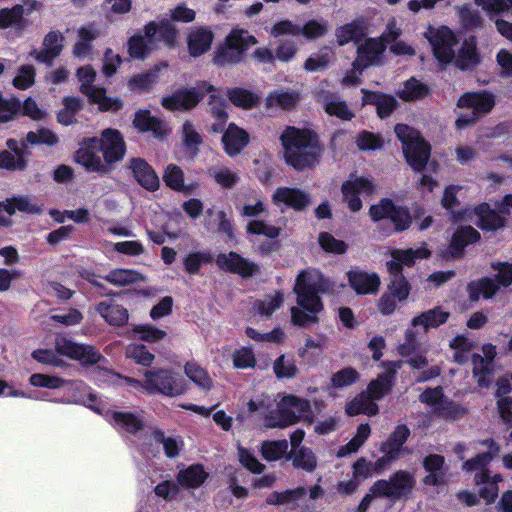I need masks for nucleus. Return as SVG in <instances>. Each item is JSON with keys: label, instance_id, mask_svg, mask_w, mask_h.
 Instances as JSON below:
<instances>
[{"label": "nucleus", "instance_id": "f257e3e1", "mask_svg": "<svg viewBox=\"0 0 512 512\" xmlns=\"http://www.w3.org/2000/svg\"><path fill=\"white\" fill-rule=\"evenodd\" d=\"M279 139L284 161L294 170L303 172L319 164L324 148L314 130L286 126Z\"/></svg>", "mask_w": 512, "mask_h": 512}, {"label": "nucleus", "instance_id": "f03ea898", "mask_svg": "<svg viewBox=\"0 0 512 512\" xmlns=\"http://www.w3.org/2000/svg\"><path fill=\"white\" fill-rule=\"evenodd\" d=\"M382 366L385 368V372L371 380L365 391L360 392L351 401L347 402L345 406L347 416L361 414L376 416L379 413L376 401L391 393L397 369L401 367V361L382 362Z\"/></svg>", "mask_w": 512, "mask_h": 512}, {"label": "nucleus", "instance_id": "7ed1b4c3", "mask_svg": "<svg viewBox=\"0 0 512 512\" xmlns=\"http://www.w3.org/2000/svg\"><path fill=\"white\" fill-rule=\"evenodd\" d=\"M179 31L168 19L149 21L143 27V34L136 33L127 41V52L134 60H145L163 42L168 49L178 44Z\"/></svg>", "mask_w": 512, "mask_h": 512}, {"label": "nucleus", "instance_id": "20e7f679", "mask_svg": "<svg viewBox=\"0 0 512 512\" xmlns=\"http://www.w3.org/2000/svg\"><path fill=\"white\" fill-rule=\"evenodd\" d=\"M394 133L402 144V152L406 163L415 172H422L431 157V145L421 132L408 124L398 123Z\"/></svg>", "mask_w": 512, "mask_h": 512}, {"label": "nucleus", "instance_id": "39448f33", "mask_svg": "<svg viewBox=\"0 0 512 512\" xmlns=\"http://www.w3.org/2000/svg\"><path fill=\"white\" fill-rule=\"evenodd\" d=\"M489 443L490 451L477 455L476 457L467 460L463 464V470L466 472H474V483L477 486L483 485L480 488V496L487 501L492 503L498 496V482L502 481V477L499 474L491 475L487 469V465L491 462L493 457L499 452V447L492 441L487 440L485 444Z\"/></svg>", "mask_w": 512, "mask_h": 512}, {"label": "nucleus", "instance_id": "423d86ee", "mask_svg": "<svg viewBox=\"0 0 512 512\" xmlns=\"http://www.w3.org/2000/svg\"><path fill=\"white\" fill-rule=\"evenodd\" d=\"M255 36L243 29H232L224 42L216 47L213 63L219 67L238 65L244 62L248 49L257 44Z\"/></svg>", "mask_w": 512, "mask_h": 512}, {"label": "nucleus", "instance_id": "0eeeda50", "mask_svg": "<svg viewBox=\"0 0 512 512\" xmlns=\"http://www.w3.org/2000/svg\"><path fill=\"white\" fill-rule=\"evenodd\" d=\"M495 104V96L489 91L463 93L457 100V107L471 109V111L469 113H461L455 121V127L458 130H463L474 126L481 118L493 110Z\"/></svg>", "mask_w": 512, "mask_h": 512}, {"label": "nucleus", "instance_id": "6e6552de", "mask_svg": "<svg viewBox=\"0 0 512 512\" xmlns=\"http://www.w3.org/2000/svg\"><path fill=\"white\" fill-rule=\"evenodd\" d=\"M369 217L374 223L389 220L392 229L389 233H403L413 224L411 210L406 205H398L390 198H381L369 208Z\"/></svg>", "mask_w": 512, "mask_h": 512}, {"label": "nucleus", "instance_id": "1a4fd4ad", "mask_svg": "<svg viewBox=\"0 0 512 512\" xmlns=\"http://www.w3.org/2000/svg\"><path fill=\"white\" fill-rule=\"evenodd\" d=\"M144 389L150 393H160L174 397L185 393L188 389L185 378L171 369L148 370L144 374Z\"/></svg>", "mask_w": 512, "mask_h": 512}, {"label": "nucleus", "instance_id": "9d476101", "mask_svg": "<svg viewBox=\"0 0 512 512\" xmlns=\"http://www.w3.org/2000/svg\"><path fill=\"white\" fill-rule=\"evenodd\" d=\"M215 87L204 81L201 88H178L171 95L162 98L161 105L168 111H190L194 109L206 96V93L215 91Z\"/></svg>", "mask_w": 512, "mask_h": 512}, {"label": "nucleus", "instance_id": "9b49d317", "mask_svg": "<svg viewBox=\"0 0 512 512\" xmlns=\"http://www.w3.org/2000/svg\"><path fill=\"white\" fill-rule=\"evenodd\" d=\"M414 486V475L406 470H398L388 480L376 481L371 486L370 492L378 497L400 499L409 494Z\"/></svg>", "mask_w": 512, "mask_h": 512}, {"label": "nucleus", "instance_id": "f8f14e48", "mask_svg": "<svg viewBox=\"0 0 512 512\" xmlns=\"http://www.w3.org/2000/svg\"><path fill=\"white\" fill-rule=\"evenodd\" d=\"M99 151L100 140L98 137H84L79 141V149L74 154V160L89 173L107 174L110 169L103 163L101 157L97 155Z\"/></svg>", "mask_w": 512, "mask_h": 512}, {"label": "nucleus", "instance_id": "ddd939ff", "mask_svg": "<svg viewBox=\"0 0 512 512\" xmlns=\"http://www.w3.org/2000/svg\"><path fill=\"white\" fill-rule=\"evenodd\" d=\"M55 351L62 356L79 361L82 365H95L104 359L103 355L95 347L87 344H78L66 337L56 338Z\"/></svg>", "mask_w": 512, "mask_h": 512}, {"label": "nucleus", "instance_id": "4468645a", "mask_svg": "<svg viewBox=\"0 0 512 512\" xmlns=\"http://www.w3.org/2000/svg\"><path fill=\"white\" fill-rule=\"evenodd\" d=\"M100 152L103 155V163L110 165L121 162L127 151V145L123 134L115 128L103 129L100 133Z\"/></svg>", "mask_w": 512, "mask_h": 512}, {"label": "nucleus", "instance_id": "2eb2a0df", "mask_svg": "<svg viewBox=\"0 0 512 512\" xmlns=\"http://www.w3.org/2000/svg\"><path fill=\"white\" fill-rule=\"evenodd\" d=\"M428 40L432 46L433 55L440 64L452 63L455 58L454 46L457 45L458 39L448 26H440L428 37Z\"/></svg>", "mask_w": 512, "mask_h": 512}, {"label": "nucleus", "instance_id": "dca6fc26", "mask_svg": "<svg viewBox=\"0 0 512 512\" xmlns=\"http://www.w3.org/2000/svg\"><path fill=\"white\" fill-rule=\"evenodd\" d=\"M215 263L221 270L242 278H251L260 273L259 264L244 258L235 251L219 253L215 258Z\"/></svg>", "mask_w": 512, "mask_h": 512}, {"label": "nucleus", "instance_id": "f3484780", "mask_svg": "<svg viewBox=\"0 0 512 512\" xmlns=\"http://www.w3.org/2000/svg\"><path fill=\"white\" fill-rule=\"evenodd\" d=\"M480 239L481 235L474 227L470 225L459 226L453 232L443 257L453 260L462 259L466 247L478 243Z\"/></svg>", "mask_w": 512, "mask_h": 512}, {"label": "nucleus", "instance_id": "a211bd4d", "mask_svg": "<svg viewBox=\"0 0 512 512\" xmlns=\"http://www.w3.org/2000/svg\"><path fill=\"white\" fill-rule=\"evenodd\" d=\"M293 292L296 294L297 305L307 312L321 313L324 310L323 301L315 292L314 285L306 282L305 270L297 275Z\"/></svg>", "mask_w": 512, "mask_h": 512}, {"label": "nucleus", "instance_id": "6ab92c4d", "mask_svg": "<svg viewBox=\"0 0 512 512\" xmlns=\"http://www.w3.org/2000/svg\"><path fill=\"white\" fill-rule=\"evenodd\" d=\"M275 205L283 204L295 212H304L312 203L311 195L297 187H278L272 195Z\"/></svg>", "mask_w": 512, "mask_h": 512}, {"label": "nucleus", "instance_id": "aec40b11", "mask_svg": "<svg viewBox=\"0 0 512 512\" xmlns=\"http://www.w3.org/2000/svg\"><path fill=\"white\" fill-rule=\"evenodd\" d=\"M221 144L223 151L229 157H236L248 146L250 142L249 133L238 126L236 123L231 122L223 128Z\"/></svg>", "mask_w": 512, "mask_h": 512}, {"label": "nucleus", "instance_id": "412c9836", "mask_svg": "<svg viewBox=\"0 0 512 512\" xmlns=\"http://www.w3.org/2000/svg\"><path fill=\"white\" fill-rule=\"evenodd\" d=\"M477 38L470 35L465 38L452 61L461 71H473L482 62V55L477 47Z\"/></svg>", "mask_w": 512, "mask_h": 512}, {"label": "nucleus", "instance_id": "4be33fe9", "mask_svg": "<svg viewBox=\"0 0 512 512\" xmlns=\"http://www.w3.org/2000/svg\"><path fill=\"white\" fill-rule=\"evenodd\" d=\"M343 200L347 203L350 211L358 212L362 209L361 193L371 194L373 184L364 177H357L355 180H347L341 186Z\"/></svg>", "mask_w": 512, "mask_h": 512}, {"label": "nucleus", "instance_id": "5701e85b", "mask_svg": "<svg viewBox=\"0 0 512 512\" xmlns=\"http://www.w3.org/2000/svg\"><path fill=\"white\" fill-rule=\"evenodd\" d=\"M361 93L362 106H375L377 116L380 119H386L390 117L398 107L397 99L391 94H387L381 91H372L366 88H362Z\"/></svg>", "mask_w": 512, "mask_h": 512}, {"label": "nucleus", "instance_id": "b1692460", "mask_svg": "<svg viewBox=\"0 0 512 512\" xmlns=\"http://www.w3.org/2000/svg\"><path fill=\"white\" fill-rule=\"evenodd\" d=\"M129 169L136 182L144 189L155 192L160 187L159 177L154 168L143 158L134 157L129 160Z\"/></svg>", "mask_w": 512, "mask_h": 512}, {"label": "nucleus", "instance_id": "393cba45", "mask_svg": "<svg viewBox=\"0 0 512 512\" xmlns=\"http://www.w3.org/2000/svg\"><path fill=\"white\" fill-rule=\"evenodd\" d=\"M214 37L213 31L208 26L191 28L186 37L189 55L197 58L207 53L211 49Z\"/></svg>", "mask_w": 512, "mask_h": 512}, {"label": "nucleus", "instance_id": "a878e982", "mask_svg": "<svg viewBox=\"0 0 512 512\" xmlns=\"http://www.w3.org/2000/svg\"><path fill=\"white\" fill-rule=\"evenodd\" d=\"M277 416H307L311 412L310 401L294 394H278Z\"/></svg>", "mask_w": 512, "mask_h": 512}, {"label": "nucleus", "instance_id": "bb28decb", "mask_svg": "<svg viewBox=\"0 0 512 512\" xmlns=\"http://www.w3.org/2000/svg\"><path fill=\"white\" fill-rule=\"evenodd\" d=\"M367 34V21L363 17L356 18L349 23L337 27L335 30V36L339 46H344L350 42L358 44L363 41Z\"/></svg>", "mask_w": 512, "mask_h": 512}, {"label": "nucleus", "instance_id": "cd10ccee", "mask_svg": "<svg viewBox=\"0 0 512 512\" xmlns=\"http://www.w3.org/2000/svg\"><path fill=\"white\" fill-rule=\"evenodd\" d=\"M132 124L140 133L151 132L155 138H162L167 135L164 121L159 117L153 116L148 109L137 110Z\"/></svg>", "mask_w": 512, "mask_h": 512}, {"label": "nucleus", "instance_id": "c85d7f7f", "mask_svg": "<svg viewBox=\"0 0 512 512\" xmlns=\"http://www.w3.org/2000/svg\"><path fill=\"white\" fill-rule=\"evenodd\" d=\"M347 279L350 287L358 295L377 293L381 283L377 273H367L359 270L348 271Z\"/></svg>", "mask_w": 512, "mask_h": 512}, {"label": "nucleus", "instance_id": "c756f323", "mask_svg": "<svg viewBox=\"0 0 512 512\" xmlns=\"http://www.w3.org/2000/svg\"><path fill=\"white\" fill-rule=\"evenodd\" d=\"M423 467L428 473L423 482L426 485L439 486L446 482L445 458L439 454H430L423 460Z\"/></svg>", "mask_w": 512, "mask_h": 512}, {"label": "nucleus", "instance_id": "7c9ffc66", "mask_svg": "<svg viewBox=\"0 0 512 512\" xmlns=\"http://www.w3.org/2000/svg\"><path fill=\"white\" fill-rule=\"evenodd\" d=\"M392 260L386 263L387 269H392L393 264H397L398 270L403 272V266L412 267L419 259H428L431 251L426 247L417 249H394L391 252Z\"/></svg>", "mask_w": 512, "mask_h": 512}, {"label": "nucleus", "instance_id": "2f4dec72", "mask_svg": "<svg viewBox=\"0 0 512 512\" xmlns=\"http://www.w3.org/2000/svg\"><path fill=\"white\" fill-rule=\"evenodd\" d=\"M473 211L478 218L476 226L482 231H497L505 225V218L486 202L475 206Z\"/></svg>", "mask_w": 512, "mask_h": 512}, {"label": "nucleus", "instance_id": "473e14b6", "mask_svg": "<svg viewBox=\"0 0 512 512\" xmlns=\"http://www.w3.org/2000/svg\"><path fill=\"white\" fill-rule=\"evenodd\" d=\"M468 299L471 302H478L480 298L485 300L492 299L500 290L498 283L494 278L487 276L472 280L466 287Z\"/></svg>", "mask_w": 512, "mask_h": 512}, {"label": "nucleus", "instance_id": "72a5a7b5", "mask_svg": "<svg viewBox=\"0 0 512 512\" xmlns=\"http://www.w3.org/2000/svg\"><path fill=\"white\" fill-rule=\"evenodd\" d=\"M95 310L106 323L112 326L122 327L127 324L129 319L128 310L112 301L98 303Z\"/></svg>", "mask_w": 512, "mask_h": 512}, {"label": "nucleus", "instance_id": "f704fd0d", "mask_svg": "<svg viewBox=\"0 0 512 512\" xmlns=\"http://www.w3.org/2000/svg\"><path fill=\"white\" fill-rule=\"evenodd\" d=\"M226 97L236 108L252 110L261 104V96L243 87H232L226 90Z\"/></svg>", "mask_w": 512, "mask_h": 512}, {"label": "nucleus", "instance_id": "c9c22d12", "mask_svg": "<svg viewBox=\"0 0 512 512\" xmlns=\"http://www.w3.org/2000/svg\"><path fill=\"white\" fill-rule=\"evenodd\" d=\"M389 273V283L387 292L395 295L399 303L406 301L411 292V285L404 276V273L398 270L397 264H393L392 269H387Z\"/></svg>", "mask_w": 512, "mask_h": 512}, {"label": "nucleus", "instance_id": "e433bc0d", "mask_svg": "<svg viewBox=\"0 0 512 512\" xmlns=\"http://www.w3.org/2000/svg\"><path fill=\"white\" fill-rule=\"evenodd\" d=\"M431 93L429 86L416 77H410L397 91V96L404 102H415L425 99Z\"/></svg>", "mask_w": 512, "mask_h": 512}, {"label": "nucleus", "instance_id": "4c0bfd02", "mask_svg": "<svg viewBox=\"0 0 512 512\" xmlns=\"http://www.w3.org/2000/svg\"><path fill=\"white\" fill-rule=\"evenodd\" d=\"M208 104L210 105L208 113L215 120L209 131L218 134L223 131L229 118V114L226 111V101L216 94H210Z\"/></svg>", "mask_w": 512, "mask_h": 512}, {"label": "nucleus", "instance_id": "58836bf2", "mask_svg": "<svg viewBox=\"0 0 512 512\" xmlns=\"http://www.w3.org/2000/svg\"><path fill=\"white\" fill-rule=\"evenodd\" d=\"M420 402L434 407L437 410H445L451 414L455 410V404L452 400L444 395L443 388L437 386L434 388H426L419 396ZM451 416V415H448Z\"/></svg>", "mask_w": 512, "mask_h": 512}, {"label": "nucleus", "instance_id": "ea45409f", "mask_svg": "<svg viewBox=\"0 0 512 512\" xmlns=\"http://www.w3.org/2000/svg\"><path fill=\"white\" fill-rule=\"evenodd\" d=\"M449 317L450 313L438 306L417 315L412 319L411 324L414 327L421 325L425 331H428L430 328H438L446 323Z\"/></svg>", "mask_w": 512, "mask_h": 512}, {"label": "nucleus", "instance_id": "a19ab883", "mask_svg": "<svg viewBox=\"0 0 512 512\" xmlns=\"http://www.w3.org/2000/svg\"><path fill=\"white\" fill-rule=\"evenodd\" d=\"M24 6L16 4L11 8L0 9V30L13 27L16 30H24L26 20L24 19Z\"/></svg>", "mask_w": 512, "mask_h": 512}, {"label": "nucleus", "instance_id": "79ce46f5", "mask_svg": "<svg viewBox=\"0 0 512 512\" xmlns=\"http://www.w3.org/2000/svg\"><path fill=\"white\" fill-rule=\"evenodd\" d=\"M90 104H97L100 112H118L124 104L118 97H109L106 95V89L99 87L88 96Z\"/></svg>", "mask_w": 512, "mask_h": 512}, {"label": "nucleus", "instance_id": "37998d69", "mask_svg": "<svg viewBox=\"0 0 512 512\" xmlns=\"http://www.w3.org/2000/svg\"><path fill=\"white\" fill-rule=\"evenodd\" d=\"M158 72L159 68L156 67L154 70L133 75L127 82L129 90L136 93L150 92L157 82Z\"/></svg>", "mask_w": 512, "mask_h": 512}, {"label": "nucleus", "instance_id": "c03bdc74", "mask_svg": "<svg viewBox=\"0 0 512 512\" xmlns=\"http://www.w3.org/2000/svg\"><path fill=\"white\" fill-rule=\"evenodd\" d=\"M410 435L409 429L400 425L390 434L389 438L381 444L380 450L382 453L393 454L397 459L401 455L402 446Z\"/></svg>", "mask_w": 512, "mask_h": 512}, {"label": "nucleus", "instance_id": "a18cd8bd", "mask_svg": "<svg viewBox=\"0 0 512 512\" xmlns=\"http://www.w3.org/2000/svg\"><path fill=\"white\" fill-rule=\"evenodd\" d=\"M213 260V255L209 251L191 252L183 258V268L187 274L197 275L204 264H210Z\"/></svg>", "mask_w": 512, "mask_h": 512}, {"label": "nucleus", "instance_id": "49530a36", "mask_svg": "<svg viewBox=\"0 0 512 512\" xmlns=\"http://www.w3.org/2000/svg\"><path fill=\"white\" fill-rule=\"evenodd\" d=\"M385 49V45L378 39L370 38L366 40L364 44H361L357 48V54H359V57L365 61L362 67H369L372 65L374 61L383 54Z\"/></svg>", "mask_w": 512, "mask_h": 512}, {"label": "nucleus", "instance_id": "de8ad7c7", "mask_svg": "<svg viewBox=\"0 0 512 512\" xmlns=\"http://www.w3.org/2000/svg\"><path fill=\"white\" fill-rule=\"evenodd\" d=\"M459 190L458 186L455 185H449L444 189L443 197L441 199V205L442 207L449 211L451 214V220L453 222H459L463 220L466 211L465 210H459L455 211L454 207L458 206L460 204L459 199L457 197V192Z\"/></svg>", "mask_w": 512, "mask_h": 512}, {"label": "nucleus", "instance_id": "09e8293b", "mask_svg": "<svg viewBox=\"0 0 512 512\" xmlns=\"http://www.w3.org/2000/svg\"><path fill=\"white\" fill-rule=\"evenodd\" d=\"M207 475L202 465H191L179 472L178 481L187 488H196L205 481Z\"/></svg>", "mask_w": 512, "mask_h": 512}, {"label": "nucleus", "instance_id": "8fccbe9b", "mask_svg": "<svg viewBox=\"0 0 512 512\" xmlns=\"http://www.w3.org/2000/svg\"><path fill=\"white\" fill-rule=\"evenodd\" d=\"M299 99V94L297 92L275 90L267 96L266 105L267 107H270L275 104L283 110L290 111L295 108Z\"/></svg>", "mask_w": 512, "mask_h": 512}, {"label": "nucleus", "instance_id": "3c124183", "mask_svg": "<svg viewBox=\"0 0 512 512\" xmlns=\"http://www.w3.org/2000/svg\"><path fill=\"white\" fill-rule=\"evenodd\" d=\"M186 376L203 391H209L212 387V379L198 363L187 362L184 367Z\"/></svg>", "mask_w": 512, "mask_h": 512}, {"label": "nucleus", "instance_id": "603ef678", "mask_svg": "<svg viewBox=\"0 0 512 512\" xmlns=\"http://www.w3.org/2000/svg\"><path fill=\"white\" fill-rule=\"evenodd\" d=\"M276 404V399L263 393L254 399H250L247 403V409L251 413H257L259 416H277L274 413Z\"/></svg>", "mask_w": 512, "mask_h": 512}, {"label": "nucleus", "instance_id": "864d4df0", "mask_svg": "<svg viewBox=\"0 0 512 512\" xmlns=\"http://www.w3.org/2000/svg\"><path fill=\"white\" fill-rule=\"evenodd\" d=\"M371 433L368 424L359 425L356 435L344 446H341L337 451V457H345L355 453L365 443Z\"/></svg>", "mask_w": 512, "mask_h": 512}, {"label": "nucleus", "instance_id": "5fc2aeb1", "mask_svg": "<svg viewBox=\"0 0 512 512\" xmlns=\"http://www.w3.org/2000/svg\"><path fill=\"white\" fill-rule=\"evenodd\" d=\"M306 492L305 487L299 486L284 492H273L267 501L269 504L294 506L306 495Z\"/></svg>", "mask_w": 512, "mask_h": 512}, {"label": "nucleus", "instance_id": "6e6d98bb", "mask_svg": "<svg viewBox=\"0 0 512 512\" xmlns=\"http://www.w3.org/2000/svg\"><path fill=\"white\" fill-rule=\"evenodd\" d=\"M472 362L474 364L472 373L478 386L481 388H489L491 385L489 375L492 373L489 364L486 362L485 358L477 353L473 354Z\"/></svg>", "mask_w": 512, "mask_h": 512}, {"label": "nucleus", "instance_id": "4d7b16f0", "mask_svg": "<svg viewBox=\"0 0 512 512\" xmlns=\"http://www.w3.org/2000/svg\"><path fill=\"white\" fill-rule=\"evenodd\" d=\"M289 457L295 467H300L307 472H312L317 466V460L313 452L305 447L291 450Z\"/></svg>", "mask_w": 512, "mask_h": 512}, {"label": "nucleus", "instance_id": "13d9d810", "mask_svg": "<svg viewBox=\"0 0 512 512\" xmlns=\"http://www.w3.org/2000/svg\"><path fill=\"white\" fill-rule=\"evenodd\" d=\"M163 182L172 191L178 192L184 188V172L176 164H168L162 175Z\"/></svg>", "mask_w": 512, "mask_h": 512}, {"label": "nucleus", "instance_id": "bf43d9fd", "mask_svg": "<svg viewBox=\"0 0 512 512\" xmlns=\"http://www.w3.org/2000/svg\"><path fill=\"white\" fill-rule=\"evenodd\" d=\"M76 77L81 83L79 91L87 97L99 88L93 85L96 79V72L91 65L79 67L76 72Z\"/></svg>", "mask_w": 512, "mask_h": 512}, {"label": "nucleus", "instance_id": "052dcab7", "mask_svg": "<svg viewBox=\"0 0 512 512\" xmlns=\"http://www.w3.org/2000/svg\"><path fill=\"white\" fill-rule=\"evenodd\" d=\"M28 167V159L21 155L16 156L9 150L0 151V169L7 171H24Z\"/></svg>", "mask_w": 512, "mask_h": 512}, {"label": "nucleus", "instance_id": "680f3d73", "mask_svg": "<svg viewBox=\"0 0 512 512\" xmlns=\"http://www.w3.org/2000/svg\"><path fill=\"white\" fill-rule=\"evenodd\" d=\"M318 243L325 252L336 255L344 254L348 249L345 241L336 239L329 232H321L318 236Z\"/></svg>", "mask_w": 512, "mask_h": 512}, {"label": "nucleus", "instance_id": "e2e57ef3", "mask_svg": "<svg viewBox=\"0 0 512 512\" xmlns=\"http://www.w3.org/2000/svg\"><path fill=\"white\" fill-rule=\"evenodd\" d=\"M287 450V440L265 441L261 447V454L267 461H277L286 454Z\"/></svg>", "mask_w": 512, "mask_h": 512}, {"label": "nucleus", "instance_id": "0e129e2a", "mask_svg": "<svg viewBox=\"0 0 512 512\" xmlns=\"http://www.w3.org/2000/svg\"><path fill=\"white\" fill-rule=\"evenodd\" d=\"M360 379V373L353 367H345L331 377L333 388H343L355 384Z\"/></svg>", "mask_w": 512, "mask_h": 512}, {"label": "nucleus", "instance_id": "69168bd1", "mask_svg": "<svg viewBox=\"0 0 512 512\" xmlns=\"http://www.w3.org/2000/svg\"><path fill=\"white\" fill-rule=\"evenodd\" d=\"M384 141L379 134L362 130L356 137V145L361 151H374L383 147Z\"/></svg>", "mask_w": 512, "mask_h": 512}, {"label": "nucleus", "instance_id": "338daca9", "mask_svg": "<svg viewBox=\"0 0 512 512\" xmlns=\"http://www.w3.org/2000/svg\"><path fill=\"white\" fill-rule=\"evenodd\" d=\"M232 361L236 369L254 368L257 364L254 351L250 347L236 349L232 354Z\"/></svg>", "mask_w": 512, "mask_h": 512}, {"label": "nucleus", "instance_id": "774afa93", "mask_svg": "<svg viewBox=\"0 0 512 512\" xmlns=\"http://www.w3.org/2000/svg\"><path fill=\"white\" fill-rule=\"evenodd\" d=\"M126 356L142 366H150L155 358L148 348L143 344H132L126 349Z\"/></svg>", "mask_w": 512, "mask_h": 512}]
</instances>
